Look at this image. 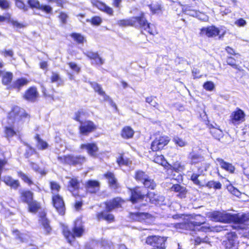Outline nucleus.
<instances>
[{
	"instance_id": "nucleus-26",
	"label": "nucleus",
	"mask_w": 249,
	"mask_h": 249,
	"mask_svg": "<svg viewBox=\"0 0 249 249\" xmlns=\"http://www.w3.org/2000/svg\"><path fill=\"white\" fill-rule=\"evenodd\" d=\"M216 160L218 162L220 167L225 171L230 174H233L235 172V168L232 163L225 161L223 159L217 158Z\"/></svg>"
},
{
	"instance_id": "nucleus-43",
	"label": "nucleus",
	"mask_w": 249,
	"mask_h": 249,
	"mask_svg": "<svg viewBox=\"0 0 249 249\" xmlns=\"http://www.w3.org/2000/svg\"><path fill=\"white\" fill-rule=\"evenodd\" d=\"M203 187H207L208 189L213 188L215 190H219L222 188V184L219 181H214V180H210Z\"/></svg>"
},
{
	"instance_id": "nucleus-63",
	"label": "nucleus",
	"mask_w": 249,
	"mask_h": 249,
	"mask_svg": "<svg viewBox=\"0 0 249 249\" xmlns=\"http://www.w3.org/2000/svg\"><path fill=\"white\" fill-rule=\"evenodd\" d=\"M92 60L94 61L93 64L97 66H101L104 63V60L100 56L98 53L93 58Z\"/></svg>"
},
{
	"instance_id": "nucleus-35",
	"label": "nucleus",
	"mask_w": 249,
	"mask_h": 249,
	"mask_svg": "<svg viewBox=\"0 0 249 249\" xmlns=\"http://www.w3.org/2000/svg\"><path fill=\"white\" fill-rule=\"evenodd\" d=\"M142 185H143V189L144 188L147 189V190H154L156 189L157 184L154 179L151 178L150 177L148 176L145 180L142 182Z\"/></svg>"
},
{
	"instance_id": "nucleus-60",
	"label": "nucleus",
	"mask_w": 249,
	"mask_h": 249,
	"mask_svg": "<svg viewBox=\"0 0 249 249\" xmlns=\"http://www.w3.org/2000/svg\"><path fill=\"white\" fill-rule=\"evenodd\" d=\"M58 17L60 21V22L62 24H65L67 23L68 16L66 13L63 12H60Z\"/></svg>"
},
{
	"instance_id": "nucleus-22",
	"label": "nucleus",
	"mask_w": 249,
	"mask_h": 249,
	"mask_svg": "<svg viewBox=\"0 0 249 249\" xmlns=\"http://www.w3.org/2000/svg\"><path fill=\"white\" fill-rule=\"evenodd\" d=\"M29 82V80L26 77H21L18 78L13 82L11 85L8 87V89L9 90L16 89L19 91L22 87L27 86Z\"/></svg>"
},
{
	"instance_id": "nucleus-9",
	"label": "nucleus",
	"mask_w": 249,
	"mask_h": 249,
	"mask_svg": "<svg viewBox=\"0 0 249 249\" xmlns=\"http://www.w3.org/2000/svg\"><path fill=\"white\" fill-rule=\"evenodd\" d=\"M97 126L93 122L87 120L80 123L78 126L79 133L84 136H88L89 134L96 130Z\"/></svg>"
},
{
	"instance_id": "nucleus-34",
	"label": "nucleus",
	"mask_w": 249,
	"mask_h": 249,
	"mask_svg": "<svg viewBox=\"0 0 249 249\" xmlns=\"http://www.w3.org/2000/svg\"><path fill=\"white\" fill-rule=\"evenodd\" d=\"M12 233L14 236L15 239L19 241L20 243H25L27 241V233L20 232L18 229H14L12 231Z\"/></svg>"
},
{
	"instance_id": "nucleus-38",
	"label": "nucleus",
	"mask_w": 249,
	"mask_h": 249,
	"mask_svg": "<svg viewBox=\"0 0 249 249\" xmlns=\"http://www.w3.org/2000/svg\"><path fill=\"white\" fill-rule=\"evenodd\" d=\"M34 139L36 141V147L38 150H43L48 148L49 144L48 143L42 139L38 134L35 135Z\"/></svg>"
},
{
	"instance_id": "nucleus-40",
	"label": "nucleus",
	"mask_w": 249,
	"mask_h": 249,
	"mask_svg": "<svg viewBox=\"0 0 249 249\" xmlns=\"http://www.w3.org/2000/svg\"><path fill=\"white\" fill-rule=\"evenodd\" d=\"M70 36L78 44H83L87 42L85 37L80 33H71L70 34Z\"/></svg>"
},
{
	"instance_id": "nucleus-64",
	"label": "nucleus",
	"mask_w": 249,
	"mask_h": 249,
	"mask_svg": "<svg viewBox=\"0 0 249 249\" xmlns=\"http://www.w3.org/2000/svg\"><path fill=\"white\" fill-rule=\"evenodd\" d=\"M203 88L207 91H212L214 89V85L212 81H207L204 83Z\"/></svg>"
},
{
	"instance_id": "nucleus-13",
	"label": "nucleus",
	"mask_w": 249,
	"mask_h": 249,
	"mask_svg": "<svg viewBox=\"0 0 249 249\" xmlns=\"http://www.w3.org/2000/svg\"><path fill=\"white\" fill-rule=\"evenodd\" d=\"M131 222H145L146 220L151 219L152 215L145 212H130L128 216Z\"/></svg>"
},
{
	"instance_id": "nucleus-5",
	"label": "nucleus",
	"mask_w": 249,
	"mask_h": 249,
	"mask_svg": "<svg viewBox=\"0 0 249 249\" xmlns=\"http://www.w3.org/2000/svg\"><path fill=\"white\" fill-rule=\"evenodd\" d=\"M143 187L136 185L132 187H127L129 193L128 200L133 204L142 203L145 200V194Z\"/></svg>"
},
{
	"instance_id": "nucleus-32",
	"label": "nucleus",
	"mask_w": 249,
	"mask_h": 249,
	"mask_svg": "<svg viewBox=\"0 0 249 249\" xmlns=\"http://www.w3.org/2000/svg\"><path fill=\"white\" fill-rule=\"evenodd\" d=\"M17 176L28 186H31L34 184L32 178L23 171L21 170L17 171Z\"/></svg>"
},
{
	"instance_id": "nucleus-6",
	"label": "nucleus",
	"mask_w": 249,
	"mask_h": 249,
	"mask_svg": "<svg viewBox=\"0 0 249 249\" xmlns=\"http://www.w3.org/2000/svg\"><path fill=\"white\" fill-rule=\"evenodd\" d=\"M170 141V138L167 135H157L151 143L150 149L154 152L161 151L165 149Z\"/></svg>"
},
{
	"instance_id": "nucleus-41",
	"label": "nucleus",
	"mask_w": 249,
	"mask_h": 249,
	"mask_svg": "<svg viewBox=\"0 0 249 249\" xmlns=\"http://www.w3.org/2000/svg\"><path fill=\"white\" fill-rule=\"evenodd\" d=\"M134 21L132 17L129 18L119 20L117 24L120 27L134 26Z\"/></svg>"
},
{
	"instance_id": "nucleus-45",
	"label": "nucleus",
	"mask_w": 249,
	"mask_h": 249,
	"mask_svg": "<svg viewBox=\"0 0 249 249\" xmlns=\"http://www.w3.org/2000/svg\"><path fill=\"white\" fill-rule=\"evenodd\" d=\"M237 60L235 58L230 56H228L226 58L227 64L231 66L232 68L237 70L240 71V66L237 63Z\"/></svg>"
},
{
	"instance_id": "nucleus-47",
	"label": "nucleus",
	"mask_w": 249,
	"mask_h": 249,
	"mask_svg": "<svg viewBox=\"0 0 249 249\" xmlns=\"http://www.w3.org/2000/svg\"><path fill=\"white\" fill-rule=\"evenodd\" d=\"M50 188L51 189L52 195L59 194L58 193L61 189V186L58 183L54 181H51L49 183Z\"/></svg>"
},
{
	"instance_id": "nucleus-30",
	"label": "nucleus",
	"mask_w": 249,
	"mask_h": 249,
	"mask_svg": "<svg viewBox=\"0 0 249 249\" xmlns=\"http://www.w3.org/2000/svg\"><path fill=\"white\" fill-rule=\"evenodd\" d=\"M89 84L95 92L103 97L104 99H108L109 98V96L106 94L101 85L95 82H89Z\"/></svg>"
},
{
	"instance_id": "nucleus-4",
	"label": "nucleus",
	"mask_w": 249,
	"mask_h": 249,
	"mask_svg": "<svg viewBox=\"0 0 249 249\" xmlns=\"http://www.w3.org/2000/svg\"><path fill=\"white\" fill-rule=\"evenodd\" d=\"M57 159L63 165L74 167L82 166L86 161L85 156L71 154L58 156Z\"/></svg>"
},
{
	"instance_id": "nucleus-37",
	"label": "nucleus",
	"mask_w": 249,
	"mask_h": 249,
	"mask_svg": "<svg viewBox=\"0 0 249 249\" xmlns=\"http://www.w3.org/2000/svg\"><path fill=\"white\" fill-rule=\"evenodd\" d=\"M149 176L146 173L142 170H137L135 172L134 178L137 182H142Z\"/></svg>"
},
{
	"instance_id": "nucleus-19",
	"label": "nucleus",
	"mask_w": 249,
	"mask_h": 249,
	"mask_svg": "<svg viewBox=\"0 0 249 249\" xmlns=\"http://www.w3.org/2000/svg\"><path fill=\"white\" fill-rule=\"evenodd\" d=\"M85 187L87 193L96 194L100 190V184L96 180L89 179L86 182Z\"/></svg>"
},
{
	"instance_id": "nucleus-7",
	"label": "nucleus",
	"mask_w": 249,
	"mask_h": 249,
	"mask_svg": "<svg viewBox=\"0 0 249 249\" xmlns=\"http://www.w3.org/2000/svg\"><path fill=\"white\" fill-rule=\"evenodd\" d=\"M51 202L59 215L64 216L66 213V205L63 197L59 194L52 195Z\"/></svg>"
},
{
	"instance_id": "nucleus-49",
	"label": "nucleus",
	"mask_w": 249,
	"mask_h": 249,
	"mask_svg": "<svg viewBox=\"0 0 249 249\" xmlns=\"http://www.w3.org/2000/svg\"><path fill=\"white\" fill-rule=\"evenodd\" d=\"M143 29L146 30L150 35L152 36H155L158 34L156 26L149 22L145 26V28Z\"/></svg>"
},
{
	"instance_id": "nucleus-46",
	"label": "nucleus",
	"mask_w": 249,
	"mask_h": 249,
	"mask_svg": "<svg viewBox=\"0 0 249 249\" xmlns=\"http://www.w3.org/2000/svg\"><path fill=\"white\" fill-rule=\"evenodd\" d=\"M196 217H200L202 219V220H198L196 218V220L189 221L188 223V225L190 227H200L201 225H203L205 223V218L203 216H201L200 215H197Z\"/></svg>"
},
{
	"instance_id": "nucleus-20",
	"label": "nucleus",
	"mask_w": 249,
	"mask_h": 249,
	"mask_svg": "<svg viewBox=\"0 0 249 249\" xmlns=\"http://www.w3.org/2000/svg\"><path fill=\"white\" fill-rule=\"evenodd\" d=\"M152 161L162 166L167 172H169V169L171 168V164L167 161L162 154H156L154 155Z\"/></svg>"
},
{
	"instance_id": "nucleus-52",
	"label": "nucleus",
	"mask_w": 249,
	"mask_h": 249,
	"mask_svg": "<svg viewBox=\"0 0 249 249\" xmlns=\"http://www.w3.org/2000/svg\"><path fill=\"white\" fill-rule=\"evenodd\" d=\"M88 22H90L92 25L95 26L99 25L102 22V18L97 16L92 17L90 19H88L86 20Z\"/></svg>"
},
{
	"instance_id": "nucleus-24",
	"label": "nucleus",
	"mask_w": 249,
	"mask_h": 249,
	"mask_svg": "<svg viewBox=\"0 0 249 249\" xmlns=\"http://www.w3.org/2000/svg\"><path fill=\"white\" fill-rule=\"evenodd\" d=\"M2 181L11 189L16 190L21 187L20 181L18 179H14L10 176L3 177Z\"/></svg>"
},
{
	"instance_id": "nucleus-44",
	"label": "nucleus",
	"mask_w": 249,
	"mask_h": 249,
	"mask_svg": "<svg viewBox=\"0 0 249 249\" xmlns=\"http://www.w3.org/2000/svg\"><path fill=\"white\" fill-rule=\"evenodd\" d=\"M5 137L8 139L17 135V132L12 126H6L4 128Z\"/></svg>"
},
{
	"instance_id": "nucleus-62",
	"label": "nucleus",
	"mask_w": 249,
	"mask_h": 249,
	"mask_svg": "<svg viewBox=\"0 0 249 249\" xmlns=\"http://www.w3.org/2000/svg\"><path fill=\"white\" fill-rule=\"evenodd\" d=\"M0 53L4 57H13L14 55V52L12 49H9V50L4 49L0 51Z\"/></svg>"
},
{
	"instance_id": "nucleus-39",
	"label": "nucleus",
	"mask_w": 249,
	"mask_h": 249,
	"mask_svg": "<svg viewBox=\"0 0 249 249\" xmlns=\"http://www.w3.org/2000/svg\"><path fill=\"white\" fill-rule=\"evenodd\" d=\"M148 6L152 14L162 13L163 10L162 5L159 2H156L155 3H151L149 4Z\"/></svg>"
},
{
	"instance_id": "nucleus-10",
	"label": "nucleus",
	"mask_w": 249,
	"mask_h": 249,
	"mask_svg": "<svg viewBox=\"0 0 249 249\" xmlns=\"http://www.w3.org/2000/svg\"><path fill=\"white\" fill-rule=\"evenodd\" d=\"M39 93L37 88L35 86L29 87L24 92L22 98L27 102L35 103L38 100Z\"/></svg>"
},
{
	"instance_id": "nucleus-11",
	"label": "nucleus",
	"mask_w": 249,
	"mask_h": 249,
	"mask_svg": "<svg viewBox=\"0 0 249 249\" xmlns=\"http://www.w3.org/2000/svg\"><path fill=\"white\" fill-rule=\"evenodd\" d=\"M220 31L219 29L215 25L209 26L206 27H203L200 29V35L201 36H205L208 38L215 37L219 36V37H222L224 33L220 35Z\"/></svg>"
},
{
	"instance_id": "nucleus-21",
	"label": "nucleus",
	"mask_w": 249,
	"mask_h": 249,
	"mask_svg": "<svg viewBox=\"0 0 249 249\" xmlns=\"http://www.w3.org/2000/svg\"><path fill=\"white\" fill-rule=\"evenodd\" d=\"M103 177L107 180L108 184L110 188L117 189L120 187L117 179L113 172L107 171L103 175Z\"/></svg>"
},
{
	"instance_id": "nucleus-29",
	"label": "nucleus",
	"mask_w": 249,
	"mask_h": 249,
	"mask_svg": "<svg viewBox=\"0 0 249 249\" xmlns=\"http://www.w3.org/2000/svg\"><path fill=\"white\" fill-rule=\"evenodd\" d=\"M116 162L120 167L129 166L132 164V160L129 158L125 157L124 152L119 154Z\"/></svg>"
},
{
	"instance_id": "nucleus-58",
	"label": "nucleus",
	"mask_w": 249,
	"mask_h": 249,
	"mask_svg": "<svg viewBox=\"0 0 249 249\" xmlns=\"http://www.w3.org/2000/svg\"><path fill=\"white\" fill-rule=\"evenodd\" d=\"M43 95L47 98H50L51 99L53 100L54 98L53 92H55L54 89H52V93H50L49 91L46 89L43 88L42 90Z\"/></svg>"
},
{
	"instance_id": "nucleus-12",
	"label": "nucleus",
	"mask_w": 249,
	"mask_h": 249,
	"mask_svg": "<svg viewBox=\"0 0 249 249\" xmlns=\"http://www.w3.org/2000/svg\"><path fill=\"white\" fill-rule=\"evenodd\" d=\"M145 203H142V206H146L148 204L158 205L163 200V196L154 192L148 191L145 194Z\"/></svg>"
},
{
	"instance_id": "nucleus-53",
	"label": "nucleus",
	"mask_w": 249,
	"mask_h": 249,
	"mask_svg": "<svg viewBox=\"0 0 249 249\" xmlns=\"http://www.w3.org/2000/svg\"><path fill=\"white\" fill-rule=\"evenodd\" d=\"M7 22L11 24L14 27L20 29L25 27V25L23 23H19L17 20H15L13 19H12L10 14Z\"/></svg>"
},
{
	"instance_id": "nucleus-57",
	"label": "nucleus",
	"mask_w": 249,
	"mask_h": 249,
	"mask_svg": "<svg viewBox=\"0 0 249 249\" xmlns=\"http://www.w3.org/2000/svg\"><path fill=\"white\" fill-rule=\"evenodd\" d=\"M175 144L179 147H183L187 145V143L182 139L179 137H176L173 139Z\"/></svg>"
},
{
	"instance_id": "nucleus-61",
	"label": "nucleus",
	"mask_w": 249,
	"mask_h": 249,
	"mask_svg": "<svg viewBox=\"0 0 249 249\" xmlns=\"http://www.w3.org/2000/svg\"><path fill=\"white\" fill-rule=\"evenodd\" d=\"M11 7V4L7 0H0V8L3 10H7Z\"/></svg>"
},
{
	"instance_id": "nucleus-17",
	"label": "nucleus",
	"mask_w": 249,
	"mask_h": 249,
	"mask_svg": "<svg viewBox=\"0 0 249 249\" xmlns=\"http://www.w3.org/2000/svg\"><path fill=\"white\" fill-rule=\"evenodd\" d=\"M107 209L100 212H97L96 213L95 217L97 221L105 220L107 223H112L115 221V217L114 215L109 212Z\"/></svg>"
},
{
	"instance_id": "nucleus-55",
	"label": "nucleus",
	"mask_w": 249,
	"mask_h": 249,
	"mask_svg": "<svg viewBox=\"0 0 249 249\" xmlns=\"http://www.w3.org/2000/svg\"><path fill=\"white\" fill-rule=\"evenodd\" d=\"M154 97L153 96L147 97L145 99L146 103H148L151 106L153 107L158 109L159 105V104L154 100Z\"/></svg>"
},
{
	"instance_id": "nucleus-36",
	"label": "nucleus",
	"mask_w": 249,
	"mask_h": 249,
	"mask_svg": "<svg viewBox=\"0 0 249 249\" xmlns=\"http://www.w3.org/2000/svg\"><path fill=\"white\" fill-rule=\"evenodd\" d=\"M20 111H21L20 107L18 106L13 107L8 113L7 119L12 121H15L17 118H18Z\"/></svg>"
},
{
	"instance_id": "nucleus-27",
	"label": "nucleus",
	"mask_w": 249,
	"mask_h": 249,
	"mask_svg": "<svg viewBox=\"0 0 249 249\" xmlns=\"http://www.w3.org/2000/svg\"><path fill=\"white\" fill-rule=\"evenodd\" d=\"M133 19L134 20V26L138 23L139 26L143 29L145 28V26L148 23L143 12L140 13L138 16L133 17Z\"/></svg>"
},
{
	"instance_id": "nucleus-3",
	"label": "nucleus",
	"mask_w": 249,
	"mask_h": 249,
	"mask_svg": "<svg viewBox=\"0 0 249 249\" xmlns=\"http://www.w3.org/2000/svg\"><path fill=\"white\" fill-rule=\"evenodd\" d=\"M19 199L21 202L27 205V210L29 213H36L41 209L40 202L34 199V193L29 189L20 190Z\"/></svg>"
},
{
	"instance_id": "nucleus-23",
	"label": "nucleus",
	"mask_w": 249,
	"mask_h": 249,
	"mask_svg": "<svg viewBox=\"0 0 249 249\" xmlns=\"http://www.w3.org/2000/svg\"><path fill=\"white\" fill-rule=\"evenodd\" d=\"M81 149H86L88 154L91 157H96L99 151L98 147L95 142L83 143L80 145Z\"/></svg>"
},
{
	"instance_id": "nucleus-8",
	"label": "nucleus",
	"mask_w": 249,
	"mask_h": 249,
	"mask_svg": "<svg viewBox=\"0 0 249 249\" xmlns=\"http://www.w3.org/2000/svg\"><path fill=\"white\" fill-rule=\"evenodd\" d=\"M246 114L244 110L236 107L231 112L230 116L229 123L234 126L238 125L245 121Z\"/></svg>"
},
{
	"instance_id": "nucleus-56",
	"label": "nucleus",
	"mask_w": 249,
	"mask_h": 249,
	"mask_svg": "<svg viewBox=\"0 0 249 249\" xmlns=\"http://www.w3.org/2000/svg\"><path fill=\"white\" fill-rule=\"evenodd\" d=\"M225 50L228 54L233 55L236 58L240 57L241 56L239 53H236L235 50L230 46H226Z\"/></svg>"
},
{
	"instance_id": "nucleus-14",
	"label": "nucleus",
	"mask_w": 249,
	"mask_h": 249,
	"mask_svg": "<svg viewBox=\"0 0 249 249\" xmlns=\"http://www.w3.org/2000/svg\"><path fill=\"white\" fill-rule=\"evenodd\" d=\"M124 202L125 200L124 199L121 197L117 196L105 201L104 204L106 209H107L108 211H112L115 209L121 208L122 204Z\"/></svg>"
},
{
	"instance_id": "nucleus-31",
	"label": "nucleus",
	"mask_w": 249,
	"mask_h": 249,
	"mask_svg": "<svg viewBox=\"0 0 249 249\" xmlns=\"http://www.w3.org/2000/svg\"><path fill=\"white\" fill-rule=\"evenodd\" d=\"M134 131L130 126H125L123 127L120 135L124 139H129L133 137Z\"/></svg>"
},
{
	"instance_id": "nucleus-2",
	"label": "nucleus",
	"mask_w": 249,
	"mask_h": 249,
	"mask_svg": "<svg viewBox=\"0 0 249 249\" xmlns=\"http://www.w3.org/2000/svg\"><path fill=\"white\" fill-rule=\"evenodd\" d=\"M85 231L84 223L82 218L80 217L77 218L74 220L71 230L68 226H63L62 229V234L70 244H72L76 238L82 237Z\"/></svg>"
},
{
	"instance_id": "nucleus-33",
	"label": "nucleus",
	"mask_w": 249,
	"mask_h": 249,
	"mask_svg": "<svg viewBox=\"0 0 249 249\" xmlns=\"http://www.w3.org/2000/svg\"><path fill=\"white\" fill-rule=\"evenodd\" d=\"M1 76V83L3 85L7 86V88L11 85L13 79V74L11 71L3 72Z\"/></svg>"
},
{
	"instance_id": "nucleus-25",
	"label": "nucleus",
	"mask_w": 249,
	"mask_h": 249,
	"mask_svg": "<svg viewBox=\"0 0 249 249\" xmlns=\"http://www.w3.org/2000/svg\"><path fill=\"white\" fill-rule=\"evenodd\" d=\"M80 181L76 177L71 178L68 182V189L75 198L79 196L78 194H74L73 192L80 189Z\"/></svg>"
},
{
	"instance_id": "nucleus-59",
	"label": "nucleus",
	"mask_w": 249,
	"mask_h": 249,
	"mask_svg": "<svg viewBox=\"0 0 249 249\" xmlns=\"http://www.w3.org/2000/svg\"><path fill=\"white\" fill-rule=\"evenodd\" d=\"M16 5L19 9L22 10L24 11L28 10V7L25 3L22 0H16L15 1Z\"/></svg>"
},
{
	"instance_id": "nucleus-42",
	"label": "nucleus",
	"mask_w": 249,
	"mask_h": 249,
	"mask_svg": "<svg viewBox=\"0 0 249 249\" xmlns=\"http://www.w3.org/2000/svg\"><path fill=\"white\" fill-rule=\"evenodd\" d=\"M184 10L187 15L192 17H196L200 13L198 9L194 8L192 6L189 5H186Z\"/></svg>"
},
{
	"instance_id": "nucleus-48",
	"label": "nucleus",
	"mask_w": 249,
	"mask_h": 249,
	"mask_svg": "<svg viewBox=\"0 0 249 249\" xmlns=\"http://www.w3.org/2000/svg\"><path fill=\"white\" fill-rule=\"evenodd\" d=\"M185 166L181 162L176 161L173 163V165L171 164V168L169 169V171H175L178 172L184 170Z\"/></svg>"
},
{
	"instance_id": "nucleus-15",
	"label": "nucleus",
	"mask_w": 249,
	"mask_h": 249,
	"mask_svg": "<svg viewBox=\"0 0 249 249\" xmlns=\"http://www.w3.org/2000/svg\"><path fill=\"white\" fill-rule=\"evenodd\" d=\"M90 3L93 7L97 8L100 11L105 13L109 16L113 15V10L107 6L105 3L100 0H90Z\"/></svg>"
},
{
	"instance_id": "nucleus-16",
	"label": "nucleus",
	"mask_w": 249,
	"mask_h": 249,
	"mask_svg": "<svg viewBox=\"0 0 249 249\" xmlns=\"http://www.w3.org/2000/svg\"><path fill=\"white\" fill-rule=\"evenodd\" d=\"M187 159L189 164L192 165H196L198 164L202 165L203 162L205 161L204 157L200 153L195 151L189 152Z\"/></svg>"
},
{
	"instance_id": "nucleus-18",
	"label": "nucleus",
	"mask_w": 249,
	"mask_h": 249,
	"mask_svg": "<svg viewBox=\"0 0 249 249\" xmlns=\"http://www.w3.org/2000/svg\"><path fill=\"white\" fill-rule=\"evenodd\" d=\"M39 222L44 230L45 234L49 235L52 232V228L50 225V221L47 218L46 213L43 212L39 214Z\"/></svg>"
},
{
	"instance_id": "nucleus-54",
	"label": "nucleus",
	"mask_w": 249,
	"mask_h": 249,
	"mask_svg": "<svg viewBox=\"0 0 249 249\" xmlns=\"http://www.w3.org/2000/svg\"><path fill=\"white\" fill-rule=\"evenodd\" d=\"M27 3L31 9H39L40 3L38 0H28Z\"/></svg>"
},
{
	"instance_id": "nucleus-1",
	"label": "nucleus",
	"mask_w": 249,
	"mask_h": 249,
	"mask_svg": "<svg viewBox=\"0 0 249 249\" xmlns=\"http://www.w3.org/2000/svg\"><path fill=\"white\" fill-rule=\"evenodd\" d=\"M209 217L214 221L224 223L245 225L249 223V217L245 213L242 214L239 213L231 214L215 211L210 213Z\"/></svg>"
},
{
	"instance_id": "nucleus-28",
	"label": "nucleus",
	"mask_w": 249,
	"mask_h": 249,
	"mask_svg": "<svg viewBox=\"0 0 249 249\" xmlns=\"http://www.w3.org/2000/svg\"><path fill=\"white\" fill-rule=\"evenodd\" d=\"M171 190L178 193L177 196L180 198L186 197L187 193L186 188L179 184H174L171 187Z\"/></svg>"
},
{
	"instance_id": "nucleus-50",
	"label": "nucleus",
	"mask_w": 249,
	"mask_h": 249,
	"mask_svg": "<svg viewBox=\"0 0 249 249\" xmlns=\"http://www.w3.org/2000/svg\"><path fill=\"white\" fill-rule=\"evenodd\" d=\"M85 115L86 112L83 109H79L75 112L73 119L80 124L83 121L81 120V118Z\"/></svg>"
},
{
	"instance_id": "nucleus-51",
	"label": "nucleus",
	"mask_w": 249,
	"mask_h": 249,
	"mask_svg": "<svg viewBox=\"0 0 249 249\" xmlns=\"http://www.w3.org/2000/svg\"><path fill=\"white\" fill-rule=\"evenodd\" d=\"M199 176L200 174L193 173L190 177V180L194 184L199 187H203L204 186L203 184H202L201 182L198 179V177Z\"/></svg>"
}]
</instances>
